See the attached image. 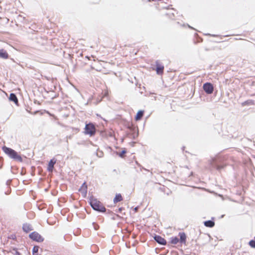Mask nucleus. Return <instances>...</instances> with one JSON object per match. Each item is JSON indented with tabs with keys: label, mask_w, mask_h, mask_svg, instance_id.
<instances>
[{
	"label": "nucleus",
	"mask_w": 255,
	"mask_h": 255,
	"mask_svg": "<svg viewBox=\"0 0 255 255\" xmlns=\"http://www.w3.org/2000/svg\"><path fill=\"white\" fill-rule=\"evenodd\" d=\"M179 236L180 237V242L181 243L185 244L186 241V236L183 232L179 233Z\"/></svg>",
	"instance_id": "nucleus-15"
},
{
	"label": "nucleus",
	"mask_w": 255,
	"mask_h": 255,
	"mask_svg": "<svg viewBox=\"0 0 255 255\" xmlns=\"http://www.w3.org/2000/svg\"><path fill=\"white\" fill-rule=\"evenodd\" d=\"M22 229L24 232L26 233H28L30 231L33 230L32 226L28 224H24L23 225Z\"/></svg>",
	"instance_id": "nucleus-10"
},
{
	"label": "nucleus",
	"mask_w": 255,
	"mask_h": 255,
	"mask_svg": "<svg viewBox=\"0 0 255 255\" xmlns=\"http://www.w3.org/2000/svg\"><path fill=\"white\" fill-rule=\"evenodd\" d=\"M39 250V247L35 246L33 247L32 249V255H38V252Z\"/></svg>",
	"instance_id": "nucleus-19"
},
{
	"label": "nucleus",
	"mask_w": 255,
	"mask_h": 255,
	"mask_svg": "<svg viewBox=\"0 0 255 255\" xmlns=\"http://www.w3.org/2000/svg\"><path fill=\"white\" fill-rule=\"evenodd\" d=\"M123 200V196H122V195L121 194H117L115 196V197L114 198V203L115 204L119 202H121Z\"/></svg>",
	"instance_id": "nucleus-14"
},
{
	"label": "nucleus",
	"mask_w": 255,
	"mask_h": 255,
	"mask_svg": "<svg viewBox=\"0 0 255 255\" xmlns=\"http://www.w3.org/2000/svg\"><path fill=\"white\" fill-rule=\"evenodd\" d=\"M154 238L159 244L164 245L166 243V240L160 236H155Z\"/></svg>",
	"instance_id": "nucleus-8"
},
{
	"label": "nucleus",
	"mask_w": 255,
	"mask_h": 255,
	"mask_svg": "<svg viewBox=\"0 0 255 255\" xmlns=\"http://www.w3.org/2000/svg\"><path fill=\"white\" fill-rule=\"evenodd\" d=\"M96 131L95 125L92 123H89L86 124L84 128V133L85 134L89 135L90 136H92L95 134Z\"/></svg>",
	"instance_id": "nucleus-3"
},
{
	"label": "nucleus",
	"mask_w": 255,
	"mask_h": 255,
	"mask_svg": "<svg viewBox=\"0 0 255 255\" xmlns=\"http://www.w3.org/2000/svg\"><path fill=\"white\" fill-rule=\"evenodd\" d=\"M126 153V151L124 150H123L120 153V156L122 157H123L124 156V154Z\"/></svg>",
	"instance_id": "nucleus-22"
},
{
	"label": "nucleus",
	"mask_w": 255,
	"mask_h": 255,
	"mask_svg": "<svg viewBox=\"0 0 255 255\" xmlns=\"http://www.w3.org/2000/svg\"><path fill=\"white\" fill-rule=\"evenodd\" d=\"M123 208H120L119 209V211L120 212H121V211H122V210H123Z\"/></svg>",
	"instance_id": "nucleus-24"
},
{
	"label": "nucleus",
	"mask_w": 255,
	"mask_h": 255,
	"mask_svg": "<svg viewBox=\"0 0 255 255\" xmlns=\"http://www.w3.org/2000/svg\"><path fill=\"white\" fill-rule=\"evenodd\" d=\"M2 149L3 151L7 154L10 158L19 161V162H22V158L21 157V156L14 150L7 147L5 146H3L2 147Z\"/></svg>",
	"instance_id": "nucleus-1"
},
{
	"label": "nucleus",
	"mask_w": 255,
	"mask_h": 255,
	"mask_svg": "<svg viewBox=\"0 0 255 255\" xmlns=\"http://www.w3.org/2000/svg\"><path fill=\"white\" fill-rule=\"evenodd\" d=\"M249 245L253 248H255V237L254 240H252L249 242Z\"/></svg>",
	"instance_id": "nucleus-20"
},
{
	"label": "nucleus",
	"mask_w": 255,
	"mask_h": 255,
	"mask_svg": "<svg viewBox=\"0 0 255 255\" xmlns=\"http://www.w3.org/2000/svg\"><path fill=\"white\" fill-rule=\"evenodd\" d=\"M0 58L3 59H7L8 58V54L3 49L0 50Z\"/></svg>",
	"instance_id": "nucleus-13"
},
{
	"label": "nucleus",
	"mask_w": 255,
	"mask_h": 255,
	"mask_svg": "<svg viewBox=\"0 0 255 255\" xmlns=\"http://www.w3.org/2000/svg\"><path fill=\"white\" fill-rule=\"evenodd\" d=\"M242 104H243V105H249V104L253 105L254 102L252 100H248V101L245 102Z\"/></svg>",
	"instance_id": "nucleus-21"
},
{
	"label": "nucleus",
	"mask_w": 255,
	"mask_h": 255,
	"mask_svg": "<svg viewBox=\"0 0 255 255\" xmlns=\"http://www.w3.org/2000/svg\"><path fill=\"white\" fill-rule=\"evenodd\" d=\"M177 14V11L174 8L169 9L166 12V16L171 19H174L175 14Z\"/></svg>",
	"instance_id": "nucleus-6"
},
{
	"label": "nucleus",
	"mask_w": 255,
	"mask_h": 255,
	"mask_svg": "<svg viewBox=\"0 0 255 255\" xmlns=\"http://www.w3.org/2000/svg\"><path fill=\"white\" fill-rule=\"evenodd\" d=\"M179 241V239L177 237H173L170 239V243L173 245L177 244Z\"/></svg>",
	"instance_id": "nucleus-18"
},
{
	"label": "nucleus",
	"mask_w": 255,
	"mask_h": 255,
	"mask_svg": "<svg viewBox=\"0 0 255 255\" xmlns=\"http://www.w3.org/2000/svg\"><path fill=\"white\" fill-rule=\"evenodd\" d=\"M29 237L32 240L38 243H41L44 241V238L37 232H33L30 234Z\"/></svg>",
	"instance_id": "nucleus-4"
},
{
	"label": "nucleus",
	"mask_w": 255,
	"mask_h": 255,
	"mask_svg": "<svg viewBox=\"0 0 255 255\" xmlns=\"http://www.w3.org/2000/svg\"><path fill=\"white\" fill-rule=\"evenodd\" d=\"M164 66L160 63L159 61L156 62V72L157 74L162 75L164 71Z\"/></svg>",
	"instance_id": "nucleus-7"
},
{
	"label": "nucleus",
	"mask_w": 255,
	"mask_h": 255,
	"mask_svg": "<svg viewBox=\"0 0 255 255\" xmlns=\"http://www.w3.org/2000/svg\"><path fill=\"white\" fill-rule=\"evenodd\" d=\"M144 113V111H142V110L139 111L137 113V114L135 117V120L136 121H138L140 120L141 119V118H142V117L143 116Z\"/></svg>",
	"instance_id": "nucleus-12"
},
{
	"label": "nucleus",
	"mask_w": 255,
	"mask_h": 255,
	"mask_svg": "<svg viewBox=\"0 0 255 255\" xmlns=\"http://www.w3.org/2000/svg\"><path fill=\"white\" fill-rule=\"evenodd\" d=\"M87 185L86 182H84L81 187V192L83 197H85L87 195Z\"/></svg>",
	"instance_id": "nucleus-9"
},
{
	"label": "nucleus",
	"mask_w": 255,
	"mask_h": 255,
	"mask_svg": "<svg viewBox=\"0 0 255 255\" xmlns=\"http://www.w3.org/2000/svg\"><path fill=\"white\" fill-rule=\"evenodd\" d=\"M55 163H56V160H54V159H51L49 161L48 165V167H47V170H48V171L52 172L53 168H54V165L55 164Z\"/></svg>",
	"instance_id": "nucleus-11"
},
{
	"label": "nucleus",
	"mask_w": 255,
	"mask_h": 255,
	"mask_svg": "<svg viewBox=\"0 0 255 255\" xmlns=\"http://www.w3.org/2000/svg\"><path fill=\"white\" fill-rule=\"evenodd\" d=\"M9 98L11 101H13L15 103H18L17 98L14 94H13V93L10 94Z\"/></svg>",
	"instance_id": "nucleus-17"
},
{
	"label": "nucleus",
	"mask_w": 255,
	"mask_h": 255,
	"mask_svg": "<svg viewBox=\"0 0 255 255\" xmlns=\"http://www.w3.org/2000/svg\"><path fill=\"white\" fill-rule=\"evenodd\" d=\"M90 204L95 210L101 212H105L106 211V208L102 203L93 197L90 198Z\"/></svg>",
	"instance_id": "nucleus-2"
},
{
	"label": "nucleus",
	"mask_w": 255,
	"mask_h": 255,
	"mask_svg": "<svg viewBox=\"0 0 255 255\" xmlns=\"http://www.w3.org/2000/svg\"><path fill=\"white\" fill-rule=\"evenodd\" d=\"M204 225L206 227L212 228L214 226L215 223H214V222H213L212 221L209 220V221H205L204 222Z\"/></svg>",
	"instance_id": "nucleus-16"
},
{
	"label": "nucleus",
	"mask_w": 255,
	"mask_h": 255,
	"mask_svg": "<svg viewBox=\"0 0 255 255\" xmlns=\"http://www.w3.org/2000/svg\"><path fill=\"white\" fill-rule=\"evenodd\" d=\"M203 88L205 92L208 94H211L213 92L214 87L213 85L210 83H206L203 85Z\"/></svg>",
	"instance_id": "nucleus-5"
},
{
	"label": "nucleus",
	"mask_w": 255,
	"mask_h": 255,
	"mask_svg": "<svg viewBox=\"0 0 255 255\" xmlns=\"http://www.w3.org/2000/svg\"><path fill=\"white\" fill-rule=\"evenodd\" d=\"M3 161V159L2 157H0V163H2Z\"/></svg>",
	"instance_id": "nucleus-23"
}]
</instances>
